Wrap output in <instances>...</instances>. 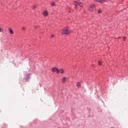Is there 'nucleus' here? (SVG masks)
Masks as SVG:
<instances>
[{
	"label": "nucleus",
	"instance_id": "f257e3e1",
	"mask_svg": "<svg viewBox=\"0 0 128 128\" xmlns=\"http://www.w3.org/2000/svg\"><path fill=\"white\" fill-rule=\"evenodd\" d=\"M72 32V30L70 28V27H64L61 30L62 34H64L65 36H68V34H70Z\"/></svg>",
	"mask_w": 128,
	"mask_h": 128
},
{
	"label": "nucleus",
	"instance_id": "f03ea898",
	"mask_svg": "<svg viewBox=\"0 0 128 128\" xmlns=\"http://www.w3.org/2000/svg\"><path fill=\"white\" fill-rule=\"evenodd\" d=\"M74 4L75 6L74 8H78V6H80L81 8L84 6V4L80 2L75 1L74 2Z\"/></svg>",
	"mask_w": 128,
	"mask_h": 128
},
{
	"label": "nucleus",
	"instance_id": "7ed1b4c3",
	"mask_svg": "<svg viewBox=\"0 0 128 128\" xmlns=\"http://www.w3.org/2000/svg\"><path fill=\"white\" fill-rule=\"evenodd\" d=\"M61 82L62 84H66V82H70V78L66 76H63L61 79Z\"/></svg>",
	"mask_w": 128,
	"mask_h": 128
},
{
	"label": "nucleus",
	"instance_id": "20e7f679",
	"mask_svg": "<svg viewBox=\"0 0 128 128\" xmlns=\"http://www.w3.org/2000/svg\"><path fill=\"white\" fill-rule=\"evenodd\" d=\"M95 8H96V4H92L89 6L88 10H90V12H94Z\"/></svg>",
	"mask_w": 128,
	"mask_h": 128
},
{
	"label": "nucleus",
	"instance_id": "39448f33",
	"mask_svg": "<svg viewBox=\"0 0 128 128\" xmlns=\"http://www.w3.org/2000/svg\"><path fill=\"white\" fill-rule=\"evenodd\" d=\"M94 0L96 2H99L100 4H104V2H106V0Z\"/></svg>",
	"mask_w": 128,
	"mask_h": 128
},
{
	"label": "nucleus",
	"instance_id": "423d86ee",
	"mask_svg": "<svg viewBox=\"0 0 128 128\" xmlns=\"http://www.w3.org/2000/svg\"><path fill=\"white\" fill-rule=\"evenodd\" d=\"M52 72H56V74H58V69L57 68H52Z\"/></svg>",
	"mask_w": 128,
	"mask_h": 128
},
{
	"label": "nucleus",
	"instance_id": "0eeeda50",
	"mask_svg": "<svg viewBox=\"0 0 128 128\" xmlns=\"http://www.w3.org/2000/svg\"><path fill=\"white\" fill-rule=\"evenodd\" d=\"M64 74V69H58V72L57 73L58 74Z\"/></svg>",
	"mask_w": 128,
	"mask_h": 128
},
{
	"label": "nucleus",
	"instance_id": "6e6552de",
	"mask_svg": "<svg viewBox=\"0 0 128 128\" xmlns=\"http://www.w3.org/2000/svg\"><path fill=\"white\" fill-rule=\"evenodd\" d=\"M42 14L44 16L46 17L48 16V12L46 10L42 12Z\"/></svg>",
	"mask_w": 128,
	"mask_h": 128
},
{
	"label": "nucleus",
	"instance_id": "1a4fd4ad",
	"mask_svg": "<svg viewBox=\"0 0 128 128\" xmlns=\"http://www.w3.org/2000/svg\"><path fill=\"white\" fill-rule=\"evenodd\" d=\"M8 30L10 34H14V30H12V28H9Z\"/></svg>",
	"mask_w": 128,
	"mask_h": 128
},
{
	"label": "nucleus",
	"instance_id": "9d476101",
	"mask_svg": "<svg viewBox=\"0 0 128 128\" xmlns=\"http://www.w3.org/2000/svg\"><path fill=\"white\" fill-rule=\"evenodd\" d=\"M76 86H78V88H80V87L81 84L80 82H78L76 83Z\"/></svg>",
	"mask_w": 128,
	"mask_h": 128
},
{
	"label": "nucleus",
	"instance_id": "9b49d317",
	"mask_svg": "<svg viewBox=\"0 0 128 128\" xmlns=\"http://www.w3.org/2000/svg\"><path fill=\"white\" fill-rule=\"evenodd\" d=\"M50 6H56V3L54 2H51Z\"/></svg>",
	"mask_w": 128,
	"mask_h": 128
},
{
	"label": "nucleus",
	"instance_id": "f8f14e48",
	"mask_svg": "<svg viewBox=\"0 0 128 128\" xmlns=\"http://www.w3.org/2000/svg\"><path fill=\"white\" fill-rule=\"evenodd\" d=\"M102 10L99 9L98 10V14H102Z\"/></svg>",
	"mask_w": 128,
	"mask_h": 128
},
{
	"label": "nucleus",
	"instance_id": "ddd939ff",
	"mask_svg": "<svg viewBox=\"0 0 128 128\" xmlns=\"http://www.w3.org/2000/svg\"><path fill=\"white\" fill-rule=\"evenodd\" d=\"M98 64L99 66H102V63L100 61H98Z\"/></svg>",
	"mask_w": 128,
	"mask_h": 128
},
{
	"label": "nucleus",
	"instance_id": "4468645a",
	"mask_svg": "<svg viewBox=\"0 0 128 128\" xmlns=\"http://www.w3.org/2000/svg\"><path fill=\"white\" fill-rule=\"evenodd\" d=\"M22 30H26V27H24V26H23V27H22Z\"/></svg>",
	"mask_w": 128,
	"mask_h": 128
},
{
	"label": "nucleus",
	"instance_id": "2eb2a0df",
	"mask_svg": "<svg viewBox=\"0 0 128 128\" xmlns=\"http://www.w3.org/2000/svg\"><path fill=\"white\" fill-rule=\"evenodd\" d=\"M126 40V36H124L123 37V40Z\"/></svg>",
	"mask_w": 128,
	"mask_h": 128
},
{
	"label": "nucleus",
	"instance_id": "dca6fc26",
	"mask_svg": "<svg viewBox=\"0 0 128 128\" xmlns=\"http://www.w3.org/2000/svg\"><path fill=\"white\" fill-rule=\"evenodd\" d=\"M2 32V28H0V32Z\"/></svg>",
	"mask_w": 128,
	"mask_h": 128
},
{
	"label": "nucleus",
	"instance_id": "f3484780",
	"mask_svg": "<svg viewBox=\"0 0 128 128\" xmlns=\"http://www.w3.org/2000/svg\"><path fill=\"white\" fill-rule=\"evenodd\" d=\"M34 8H36V6H32V9H33V10H34Z\"/></svg>",
	"mask_w": 128,
	"mask_h": 128
},
{
	"label": "nucleus",
	"instance_id": "a211bd4d",
	"mask_svg": "<svg viewBox=\"0 0 128 128\" xmlns=\"http://www.w3.org/2000/svg\"><path fill=\"white\" fill-rule=\"evenodd\" d=\"M51 38H54V34H52V35L51 36Z\"/></svg>",
	"mask_w": 128,
	"mask_h": 128
},
{
	"label": "nucleus",
	"instance_id": "6ab92c4d",
	"mask_svg": "<svg viewBox=\"0 0 128 128\" xmlns=\"http://www.w3.org/2000/svg\"><path fill=\"white\" fill-rule=\"evenodd\" d=\"M26 80L27 82H28V78H26Z\"/></svg>",
	"mask_w": 128,
	"mask_h": 128
},
{
	"label": "nucleus",
	"instance_id": "aec40b11",
	"mask_svg": "<svg viewBox=\"0 0 128 128\" xmlns=\"http://www.w3.org/2000/svg\"><path fill=\"white\" fill-rule=\"evenodd\" d=\"M118 38H120V37H119Z\"/></svg>",
	"mask_w": 128,
	"mask_h": 128
},
{
	"label": "nucleus",
	"instance_id": "412c9836",
	"mask_svg": "<svg viewBox=\"0 0 128 128\" xmlns=\"http://www.w3.org/2000/svg\"><path fill=\"white\" fill-rule=\"evenodd\" d=\"M69 12H70V11H69Z\"/></svg>",
	"mask_w": 128,
	"mask_h": 128
}]
</instances>
